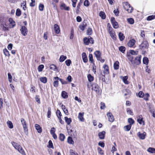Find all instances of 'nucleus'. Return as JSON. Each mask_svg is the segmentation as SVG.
<instances>
[{
    "label": "nucleus",
    "instance_id": "nucleus-1",
    "mask_svg": "<svg viewBox=\"0 0 155 155\" xmlns=\"http://www.w3.org/2000/svg\"><path fill=\"white\" fill-rule=\"evenodd\" d=\"M139 48L141 50L147 49L149 47V44L147 41H143L140 45L139 46Z\"/></svg>",
    "mask_w": 155,
    "mask_h": 155
},
{
    "label": "nucleus",
    "instance_id": "nucleus-2",
    "mask_svg": "<svg viewBox=\"0 0 155 155\" xmlns=\"http://www.w3.org/2000/svg\"><path fill=\"white\" fill-rule=\"evenodd\" d=\"M92 90L95 91L96 93L99 94L100 91V88L98 84L93 83L91 84Z\"/></svg>",
    "mask_w": 155,
    "mask_h": 155
},
{
    "label": "nucleus",
    "instance_id": "nucleus-3",
    "mask_svg": "<svg viewBox=\"0 0 155 155\" xmlns=\"http://www.w3.org/2000/svg\"><path fill=\"white\" fill-rule=\"evenodd\" d=\"M125 5V6L124 7V8L128 13H132L133 10V8L131 6L128 2H126Z\"/></svg>",
    "mask_w": 155,
    "mask_h": 155
},
{
    "label": "nucleus",
    "instance_id": "nucleus-4",
    "mask_svg": "<svg viewBox=\"0 0 155 155\" xmlns=\"http://www.w3.org/2000/svg\"><path fill=\"white\" fill-rule=\"evenodd\" d=\"M21 122L23 126L25 132H27L28 131V129L26 121L24 118H22L21 119Z\"/></svg>",
    "mask_w": 155,
    "mask_h": 155
},
{
    "label": "nucleus",
    "instance_id": "nucleus-5",
    "mask_svg": "<svg viewBox=\"0 0 155 155\" xmlns=\"http://www.w3.org/2000/svg\"><path fill=\"white\" fill-rule=\"evenodd\" d=\"M20 31L22 35L24 36H26L28 34V30L26 27L23 26L21 27L20 29Z\"/></svg>",
    "mask_w": 155,
    "mask_h": 155
},
{
    "label": "nucleus",
    "instance_id": "nucleus-6",
    "mask_svg": "<svg viewBox=\"0 0 155 155\" xmlns=\"http://www.w3.org/2000/svg\"><path fill=\"white\" fill-rule=\"evenodd\" d=\"M111 21L113 27L114 28H117L118 27V23L115 20V18L114 17L111 18Z\"/></svg>",
    "mask_w": 155,
    "mask_h": 155
},
{
    "label": "nucleus",
    "instance_id": "nucleus-7",
    "mask_svg": "<svg viewBox=\"0 0 155 155\" xmlns=\"http://www.w3.org/2000/svg\"><path fill=\"white\" fill-rule=\"evenodd\" d=\"M135 40L134 39H132L129 41L127 45L130 47L134 48V46L135 45Z\"/></svg>",
    "mask_w": 155,
    "mask_h": 155
},
{
    "label": "nucleus",
    "instance_id": "nucleus-8",
    "mask_svg": "<svg viewBox=\"0 0 155 155\" xmlns=\"http://www.w3.org/2000/svg\"><path fill=\"white\" fill-rule=\"evenodd\" d=\"M146 133L145 132H144L143 133H141L140 132H138L137 134V135L139 138L141 140H144L145 139V136Z\"/></svg>",
    "mask_w": 155,
    "mask_h": 155
},
{
    "label": "nucleus",
    "instance_id": "nucleus-9",
    "mask_svg": "<svg viewBox=\"0 0 155 155\" xmlns=\"http://www.w3.org/2000/svg\"><path fill=\"white\" fill-rule=\"evenodd\" d=\"M141 56L140 55L137 57L135 59L134 61V64L136 65H138L140 64L141 63Z\"/></svg>",
    "mask_w": 155,
    "mask_h": 155
},
{
    "label": "nucleus",
    "instance_id": "nucleus-10",
    "mask_svg": "<svg viewBox=\"0 0 155 155\" xmlns=\"http://www.w3.org/2000/svg\"><path fill=\"white\" fill-rule=\"evenodd\" d=\"M54 82L53 83L54 86L55 87H57L58 85V82L59 81V78L58 77H55L54 78Z\"/></svg>",
    "mask_w": 155,
    "mask_h": 155
},
{
    "label": "nucleus",
    "instance_id": "nucleus-11",
    "mask_svg": "<svg viewBox=\"0 0 155 155\" xmlns=\"http://www.w3.org/2000/svg\"><path fill=\"white\" fill-rule=\"evenodd\" d=\"M107 115L108 117L109 121L110 122H113L114 121V119L112 113L110 112H108Z\"/></svg>",
    "mask_w": 155,
    "mask_h": 155
},
{
    "label": "nucleus",
    "instance_id": "nucleus-12",
    "mask_svg": "<svg viewBox=\"0 0 155 155\" xmlns=\"http://www.w3.org/2000/svg\"><path fill=\"white\" fill-rule=\"evenodd\" d=\"M104 70L103 73L104 74H108L109 73L108 66L107 65L104 64L103 66Z\"/></svg>",
    "mask_w": 155,
    "mask_h": 155
},
{
    "label": "nucleus",
    "instance_id": "nucleus-13",
    "mask_svg": "<svg viewBox=\"0 0 155 155\" xmlns=\"http://www.w3.org/2000/svg\"><path fill=\"white\" fill-rule=\"evenodd\" d=\"M105 132L102 131L99 133L98 134V136L99 138L101 140L104 139V138Z\"/></svg>",
    "mask_w": 155,
    "mask_h": 155
},
{
    "label": "nucleus",
    "instance_id": "nucleus-14",
    "mask_svg": "<svg viewBox=\"0 0 155 155\" xmlns=\"http://www.w3.org/2000/svg\"><path fill=\"white\" fill-rule=\"evenodd\" d=\"M82 58L83 62L86 63L87 62L88 60L87 58V56L85 53L83 52L82 54Z\"/></svg>",
    "mask_w": 155,
    "mask_h": 155
},
{
    "label": "nucleus",
    "instance_id": "nucleus-15",
    "mask_svg": "<svg viewBox=\"0 0 155 155\" xmlns=\"http://www.w3.org/2000/svg\"><path fill=\"white\" fill-rule=\"evenodd\" d=\"M94 54L95 56L96 57L97 60H99L100 59L101 57V52L99 51H95L94 53Z\"/></svg>",
    "mask_w": 155,
    "mask_h": 155
},
{
    "label": "nucleus",
    "instance_id": "nucleus-16",
    "mask_svg": "<svg viewBox=\"0 0 155 155\" xmlns=\"http://www.w3.org/2000/svg\"><path fill=\"white\" fill-rule=\"evenodd\" d=\"M54 30L56 34H59L60 32V29L59 26L58 25L55 24L54 25Z\"/></svg>",
    "mask_w": 155,
    "mask_h": 155
},
{
    "label": "nucleus",
    "instance_id": "nucleus-17",
    "mask_svg": "<svg viewBox=\"0 0 155 155\" xmlns=\"http://www.w3.org/2000/svg\"><path fill=\"white\" fill-rule=\"evenodd\" d=\"M84 113H79L78 114V118L80 121L82 122H84V119L83 117Z\"/></svg>",
    "mask_w": 155,
    "mask_h": 155
},
{
    "label": "nucleus",
    "instance_id": "nucleus-18",
    "mask_svg": "<svg viewBox=\"0 0 155 155\" xmlns=\"http://www.w3.org/2000/svg\"><path fill=\"white\" fill-rule=\"evenodd\" d=\"M17 150L22 155H26L22 147L20 145Z\"/></svg>",
    "mask_w": 155,
    "mask_h": 155
},
{
    "label": "nucleus",
    "instance_id": "nucleus-19",
    "mask_svg": "<svg viewBox=\"0 0 155 155\" xmlns=\"http://www.w3.org/2000/svg\"><path fill=\"white\" fill-rule=\"evenodd\" d=\"M127 57L128 59L130 61V62L131 63V64L134 65V61L133 60L134 58L133 56L131 55V54H127Z\"/></svg>",
    "mask_w": 155,
    "mask_h": 155
},
{
    "label": "nucleus",
    "instance_id": "nucleus-20",
    "mask_svg": "<svg viewBox=\"0 0 155 155\" xmlns=\"http://www.w3.org/2000/svg\"><path fill=\"white\" fill-rule=\"evenodd\" d=\"M83 2V0H80L79 2L78 3L77 7V9L76 11V12L77 13H78L79 12V9L80 8V7L81 5L82 4Z\"/></svg>",
    "mask_w": 155,
    "mask_h": 155
},
{
    "label": "nucleus",
    "instance_id": "nucleus-21",
    "mask_svg": "<svg viewBox=\"0 0 155 155\" xmlns=\"http://www.w3.org/2000/svg\"><path fill=\"white\" fill-rule=\"evenodd\" d=\"M11 143L15 148L17 150L18 149V148L20 146L18 143L13 141Z\"/></svg>",
    "mask_w": 155,
    "mask_h": 155
},
{
    "label": "nucleus",
    "instance_id": "nucleus-22",
    "mask_svg": "<svg viewBox=\"0 0 155 155\" xmlns=\"http://www.w3.org/2000/svg\"><path fill=\"white\" fill-rule=\"evenodd\" d=\"M35 127L39 133H41L42 132V129L39 125L38 124H35Z\"/></svg>",
    "mask_w": 155,
    "mask_h": 155
},
{
    "label": "nucleus",
    "instance_id": "nucleus-23",
    "mask_svg": "<svg viewBox=\"0 0 155 155\" xmlns=\"http://www.w3.org/2000/svg\"><path fill=\"white\" fill-rule=\"evenodd\" d=\"M118 37H119L120 40V41H123L125 38V36L123 33L122 32H119L118 34Z\"/></svg>",
    "mask_w": 155,
    "mask_h": 155
},
{
    "label": "nucleus",
    "instance_id": "nucleus-24",
    "mask_svg": "<svg viewBox=\"0 0 155 155\" xmlns=\"http://www.w3.org/2000/svg\"><path fill=\"white\" fill-rule=\"evenodd\" d=\"M119 62L116 61L114 64V68L115 70H117L119 68Z\"/></svg>",
    "mask_w": 155,
    "mask_h": 155
},
{
    "label": "nucleus",
    "instance_id": "nucleus-25",
    "mask_svg": "<svg viewBox=\"0 0 155 155\" xmlns=\"http://www.w3.org/2000/svg\"><path fill=\"white\" fill-rule=\"evenodd\" d=\"M111 37L114 40H116V35L115 32L113 31L109 33Z\"/></svg>",
    "mask_w": 155,
    "mask_h": 155
},
{
    "label": "nucleus",
    "instance_id": "nucleus-26",
    "mask_svg": "<svg viewBox=\"0 0 155 155\" xmlns=\"http://www.w3.org/2000/svg\"><path fill=\"white\" fill-rule=\"evenodd\" d=\"M143 118L142 117V116L141 115H140L139 116L138 118L137 119V122L140 124H141L143 122V124L144 125V121H143Z\"/></svg>",
    "mask_w": 155,
    "mask_h": 155
},
{
    "label": "nucleus",
    "instance_id": "nucleus-27",
    "mask_svg": "<svg viewBox=\"0 0 155 155\" xmlns=\"http://www.w3.org/2000/svg\"><path fill=\"white\" fill-rule=\"evenodd\" d=\"M89 36L88 38L87 37L84 38L83 39V41L85 45H88L89 44Z\"/></svg>",
    "mask_w": 155,
    "mask_h": 155
},
{
    "label": "nucleus",
    "instance_id": "nucleus-28",
    "mask_svg": "<svg viewBox=\"0 0 155 155\" xmlns=\"http://www.w3.org/2000/svg\"><path fill=\"white\" fill-rule=\"evenodd\" d=\"M64 119L68 125H69L71 122V118H68L67 117H64Z\"/></svg>",
    "mask_w": 155,
    "mask_h": 155
},
{
    "label": "nucleus",
    "instance_id": "nucleus-29",
    "mask_svg": "<svg viewBox=\"0 0 155 155\" xmlns=\"http://www.w3.org/2000/svg\"><path fill=\"white\" fill-rule=\"evenodd\" d=\"M128 76H125L123 77L122 80L124 82L125 84H128L129 82L127 81L128 79Z\"/></svg>",
    "mask_w": 155,
    "mask_h": 155
},
{
    "label": "nucleus",
    "instance_id": "nucleus-30",
    "mask_svg": "<svg viewBox=\"0 0 155 155\" xmlns=\"http://www.w3.org/2000/svg\"><path fill=\"white\" fill-rule=\"evenodd\" d=\"M61 96L64 98L66 99L68 98V95L67 93L65 91H63L61 93Z\"/></svg>",
    "mask_w": 155,
    "mask_h": 155
},
{
    "label": "nucleus",
    "instance_id": "nucleus-31",
    "mask_svg": "<svg viewBox=\"0 0 155 155\" xmlns=\"http://www.w3.org/2000/svg\"><path fill=\"white\" fill-rule=\"evenodd\" d=\"M61 108L63 110L64 113L66 114V115H68V110L66 108L65 106L63 104H62L61 105Z\"/></svg>",
    "mask_w": 155,
    "mask_h": 155
},
{
    "label": "nucleus",
    "instance_id": "nucleus-32",
    "mask_svg": "<svg viewBox=\"0 0 155 155\" xmlns=\"http://www.w3.org/2000/svg\"><path fill=\"white\" fill-rule=\"evenodd\" d=\"M9 21L10 22V24L12 25V28H13L15 25V21L13 20L12 18H10L9 19Z\"/></svg>",
    "mask_w": 155,
    "mask_h": 155
},
{
    "label": "nucleus",
    "instance_id": "nucleus-33",
    "mask_svg": "<svg viewBox=\"0 0 155 155\" xmlns=\"http://www.w3.org/2000/svg\"><path fill=\"white\" fill-rule=\"evenodd\" d=\"M7 124L9 128L12 129L13 128V125L12 122L10 121H8L7 122Z\"/></svg>",
    "mask_w": 155,
    "mask_h": 155
},
{
    "label": "nucleus",
    "instance_id": "nucleus-34",
    "mask_svg": "<svg viewBox=\"0 0 155 155\" xmlns=\"http://www.w3.org/2000/svg\"><path fill=\"white\" fill-rule=\"evenodd\" d=\"M68 142L70 144H73L74 142L72 140V138L71 137H69L68 138Z\"/></svg>",
    "mask_w": 155,
    "mask_h": 155
},
{
    "label": "nucleus",
    "instance_id": "nucleus-35",
    "mask_svg": "<svg viewBox=\"0 0 155 155\" xmlns=\"http://www.w3.org/2000/svg\"><path fill=\"white\" fill-rule=\"evenodd\" d=\"M67 57L63 55H61L59 58V61L60 62H62L64 61L65 59H67Z\"/></svg>",
    "mask_w": 155,
    "mask_h": 155
},
{
    "label": "nucleus",
    "instance_id": "nucleus-36",
    "mask_svg": "<svg viewBox=\"0 0 155 155\" xmlns=\"http://www.w3.org/2000/svg\"><path fill=\"white\" fill-rule=\"evenodd\" d=\"M40 80L41 82L44 83H46L47 82V79L45 77H41L40 78Z\"/></svg>",
    "mask_w": 155,
    "mask_h": 155
},
{
    "label": "nucleus",
    "instance_id": "nucleus-37",
    "mask_svg": "<svg viewBox=\"0 0 155 155\" xmlns=\"http://www.w3.org/2000/svg\"><path fill=\"white\" fill-rule=\"evenodd\" d=\"M131 127V124H129L124 126V128L125 131H129L130 130Z\"/></svg>",
    "mask_w": 155,
    "mask_h": 155
},
{
    "label": "nucleus",
    "instance_id": "nucleus-38",
    "mask_svg": "<svg viewBox=\"0 0 155 155\" xmlns=\"http://www.w3.org/2000/svg\"><path fill=\"white\" fill-rule=\"evenodd\" d=\"M143 63L146 65H147L149 62V60L147 57H144L143 59Z\"/></svg>",
    "mask_w": 155,
    "mask_h": 155
},
{
    "label": "nucleus",
    "instance_id": "nucleus-39",
    "mask_svg": "<svg viewBox=\"0 0 155 155\" xmlns=\"http://www.w3.org/2000/svg\"><path fill=\"white\" fill-rule=\"evenodd\" d=\"M99 16L101 17L102 19H105L106 18V15L104 12L101 11L99 13Z\"/></svg>",
    "mask_w": 155,
    "mask_h": 155
},
{
    "label": "nucleus",
    "instance_id": "nucleus-40",
    "mask_svg": "<svg viewBox=\"0 0 155 155\" xmlns=\"http://www.w3.org/2000/svg\"><path fill=\"white\" fill-rule=\"evenodd\" d=\"M61 6L65 10L68 11L69 10V7L67 6L64 3H62L61 5Z\"/></svg>",
    "mask_w": 155,
    "mask_h": 155
},
{
    "label": "nucleus",
    "instance_id": "nucleus-41",
    "mask_svg": "<svg viewBox=\"0 0 155 155\" xmlns=\"http://www.w3.org/2000/svg\"><path fill=\"white\" fill-rule=\"evenodd\" d=\"M127 20L128 22L130 24H133L134 23V21L133 18H128L127 19Z\"/></svg>",
    "mask_w": 155,
    "mask_h": 155
},
{
    "label": "nucleus",
    "instance_id": "nucleus-42",
    "mask_svg": "<svg viewBox=\"0 0 155 155\" xmlns=\"http://www.w3.org/2000/svg\"><path fill=\"white\" fill-rule=\"evenodd\" d=\"M119 49L120 51L122 53H124L125 51V48L123 46H121L119 48Z\"/></svg>",
    "mask_w": 155,
    "mask_h": 155
},
{
    "label": "nucleus",
    "instance_id": "nucleus-43",
    "mask_svg": "<svg viewBox=\"0 0 155 155\" xmlns=\"http://www.w3.org/2000/svg\"><path fill=\"white\" fill-rule=\"evenodd\" d=\"M65 138V136L64 134H60L59 136V139L61 141H63Z\"/></svg>",
    "mask_w": 155,
    "mask_h": 155
},
{
    "label": "nucleus",
    "instance_id": "nucleus-44",
    "mask_svg": "<svg viewBox=\"0 0 155 155\" xmlns=\"http://www.w3.org/2000/svg\"><path fill=\"white\" fill-rule=\"evenodd\" d=\"M128 121L130 124H131V126H132V125L133 124L134 122V120L131 118H130L128 119Z\"/></svg>",
    "mask_w": 155,
    "mask_h": 155
},
{
    "label": "nucleus",
    "instance_id": "nucleus-45",
    "mask_svg": "<svg viewBox=\"0 0 155 155\" xmlns=\"http://www.w3.org/2000/svg\"><path fill=\"white\" fill-rule=\"evenodd\" d=\"M44 68V66L43 65L41 64L39 65L38 67V70L39 72H41L42 71L43 69Z\"/></svg>",
    "mask_w": 155,
    "mask_h": 155
},
{
    "label": "nucleus",
    "instance_id": "nucleus-46",
    "mask_svg": "<svg viewBox=\"0 0 155 155\" xmlns=\"http://www.w3.org/2000/svg\"><path fill=\"white\" fill-rule=\"evenodd\" d=\"M87 78L88 81L89 82H91L94 80V77L92 76L91 74H89L87 76Z\"/></svg>",
    "mask_w": 155,
    "mask_h": 155
},
{
    "label": "nucleus",
    "instance_id": "nucleus-47",
    "mask_svg": "<svg viewBox=\"0 0 155 155\" xmlns=\"http://www.w3.org/2000/svg\"><path fill=\"white\" fill-rule=\"evenodd\" d=\"M155 18V15H151L149 16L147 18V20L148 21H150L152 20L153 19Z\"/></svg>",
    "mask_w": 155,
    "mask_h": 155
},
{
    "label": "nucleus",
    "instance_id": "nucleus-48",
    "mask_svg": "<svg viewBox=\"0 0 155 155\" xmlns=\"http://www.w3.org/2000/svg\"><path fill=\"white\" fill-rule=\"evenodd\" d=\"M150 97L149 94L148 93H146L144 94V99L146 101H148V97Z\"/></svg>",
    "mask_w": 155,
    "mask_h": 155
},
{
    "label": "nucleus",
    "instance_id": "nucleus-49",
    "mask_svg": "<svg viewBox=\"0 0 155 155\" xmlns=\"http://www.w3.org/2000/svg\"><path fill=\"white\" fill-rule=\"evenodd\" d=\"M138 52V51H135L133 50H130V54L132 55L137 54Z\"/></svg>",
    "mask_w": 155,
    "mask_h": 155
},
{
    "label": "nucleus",
    "instance_id": "nucleus-50",
    "mask_svg": "<svg viewBox=\"0 0 155 155\" xmlns=\"http://www.w3.org/2000/svg\"><path fill=\"white\" fill-rule=\"evenodd\" d=\"M147 150L148 152L153 153L155 151V149L153 148L149 147Z\"/></svg>",
    "mask_w": 155,
    "mask_h": 155
},
{
    "label": "nucleus",
    "instance_id": "nucleus-51",
    "mask_svg": "<svg viewBox=\"0 0 155 155\" xmlns=\"http://www.w3.org/2000/svg\"><path fill=\"white\" fill-rule=\"evenodd\" d=\"M56 115L58 118L61 117L62 116L61 113L59 110L58 109L56 111Z\"/></svg>",
    "mask_w": 155,
    "mask_h": 155
},
{
    "label": "nucleus",
    "instance_id": "nucleus-52",
    "mask_svg": "<svg viewBox=\"0 0 155 155\" xmlns=\"http://www.w3.org/2000/svg\"><path fill=\"white\" fill-rule=\"evenodd\" d=\"M21 12L20 9L19 8H18L17 9L16 12V15L17 16H19L21 15Z\"/></svg>",
    "mask_w": 155,
    "mask_h": 155
},
{
    "label": "nucleus",
    "instance_id": "nucleus-53",
    "mask_svg": "<svg viewBox=\"0 0 155 155\" xmlns=\"http://www.w3.org/2000/svg\"><path fill=\"white\" fill-rule=\"evenodd\" d=\"M50 68L54 71H56L57 68L56 66L54 64H52L50 66Z\"/></svg>",
    "mask_w": 155,
    "mask_h": 155
},
{
    "label": "nucleus",
    "instance_id": "nucleus-54",
    "mask_svg": "<svg viewBox=\"0 0 155 155\" xmlns=\"http://www.w3.org/2000/svg\"><path fill=\"white\" fill-rule=\"evenodd\" d=\"M51 114V108L50 107L48 108V110L47 112V117L50 118Z\"/></svg>",
    "mask_w": 155,
    "mask_h": 155
},
{
    "label": "nucleus",
    "instance_id": "nucleus-55",
    "mask_svg": "<svg viewBox=\"0 0 155 155\" xmlns=\"http://www.w3.org/2000/svg\"><path fill=\"white\" fill-rule=\"evenodd\" d=\"M4 52L6 56H10L9 52L6 49L4 50Z\"/></svg>",
    "mask_w": 155,
    "mask_h": 155
},
{
    "label": "nucleus",
    "instance_id": "nucleus-56",
    "mask_svg": "<svg viewBox=\"0 0 155 155\" xmlns=\"http://www.w3.org/2000/svg\"><path fill=\"white\" fill-rule=\"evenodd\" d=\"M127 113L131 115L133 114V113L132 110L130 108H128L127 109Z\"/></svg>",
    "mask_w": 155,
    "mask_h": 155
},
{
    "label": "nucleus",
    "instance_id": "nucleus-57",
    "mask_svg": "<svg viewBox=\"0 0 155 155\" xmlns=\"http://www.w3.org/2000/svg\"><path fill=\"white\" fill-rule=\"evenodd\" d=\"M144 94L142 91H140L139 92L138 95L140 97H143L144 96Z\"/></svg>",
    "mask_w": 155,
    "mask_h": 155
},
{
    "label": "nucleus",
    "instance_id": "nucleus-58",
    "mask_svg": "<svg viewBox=\"0 0 155 155\" xmlns=\"http://www.w3.org/2000/svg\"><path fill=\"white\" fill-rule=\"evenodd\" d=\"M48 147L50 148H54L53 143L51 140H50L48 142Z\"/></svg>",
    "mask_w": 155,
    "mask_h": 155
},
{
    "label": "nucleus",
    "instance_id": "nucleus-59",
    "mask_svg": "<svg viewBox=\"0 0 155 155\" xmlns=\"http://www.w3.org/2000/svg\"><path fill=\"white\" fill-rule=\"evenodd\" d=\"M71 61L70 59H68L66 60L65 61V63L66 65L67 66H69L71 64Z\"/></svg>",
    "mask_w": 155,
    "mask_h": 155
},
{
    "label": "nucleus",
    "instance_id": "nucleus-60",
    "mask_svg": "<svg viewBox=\"0 0 155 155\" xmlns=\"http://www.w3.org/2000/svg\"><path fill=\"white\" fill-rule=\"evenodd\" d=\"M125 91L126 92L124 94L125 96H127L128 94L130 95L131 94V91L130 90L128 89L125 90Z\"/></svg>",
    "mask_w": 155,
    "mask_h": 155
},
{
    "label": "nucleus",
    "instance_id": "nucleus-61",
    "mask_svg": "<svg viewBox=\"0 0 155 155\" xmlns=\"http://www.w3.org/2000/svg\"><path fill=\"white\" fill-rule=\"evenodd\" d=\"M92 32V30L91 28H89L87 31V34L88 35H90L91 34Z\"/></svg>",
    "mask_w": 155,
    "mask_h": 155
},
{
    "label": "nucleus",
    "instance_id": "nucleus-62",
    "mask_svg": "<svg viewBox=\"0 0 155 155\" xmlns=\"http://www.w3.org/2000/svg\"><path fill=\"white\" fill-rule=\"evenodd\" d=\"M89 61H91V63H93L94 61V60L93 58L92 54H89Z\"/></svg>",
    "mask_w": 155,
    "mask_h": 155
},
{
    "label": "nucleus",
    "instance_id": "nucleus-63",
    "mask_svg": "<svg viewBox=\"0 0 155 155\" xmlns=\"http://www.w3.org/2000/svg\"><path fill=\"white\" fill-rule=\"evenodd\" d=\"M44 8V5L42 4H40L39 6V10L40 11H43Z\"/></svg>",
    "mask_w": 155,
    "mask_h": 155
},
{
    "label": "nucleus",
    "instance_id": "nucleus-64",
    "mask_svg": "<svg viewBox=\"0 0 155 155\" xmlns=\"http://www.w3.org/2000/svg\"><path fill=\"white\" fill-rule=\"evenodd\" d=\"M70 153L71 155H77L78 153H75L73 150H70Z\"/></svg>",
    "mask_w": 155,
    "mask_h": 155
}]
</instances>
